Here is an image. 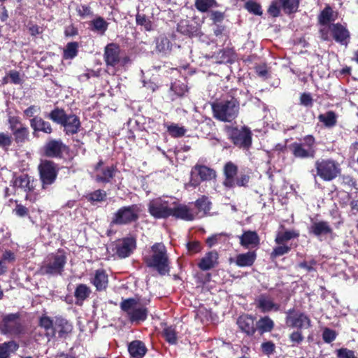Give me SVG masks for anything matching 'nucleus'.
Wrapping results in <instances>:
<instances>
[{
  "label": "nucleus",
  "mask_w": 358,
  "mask_h": 358,
  "mask_svg": "<svg viewBox=\"0 0 358 358\" xmlns=\"http://www.w3.org/2000/svg\"><path fill=\"white\" fill-rule=\"evenodd\" d=\"M92 291L90 287L85 284H78L74 291V296L76 299V304H81L91 294Z\"/></svg>",
  "instance_id": "35"
},
{
  "label": "nucleus",
  "mask_w": 358,
  "mask_h": 358,
  "mask_svg": "<svg viewBox=\"0 0 358 358\" xmlns=\"http://www.w3.org/2000/svg\"><path fill=\"white\" fill-rule=\"evenodd\" d=\"M91 29L103 35L108 29V23L102 17H97L90 22Z\"/></svg>",
  "instance_id": "40"
},
{
  "label": "nucleus",
  "mask_w": 358,
  "mask_h": 358,
  "mask_svg": "<svg viewBox=\"0 0 358 358\" xmlns=\"http://www.w3.org/2000/svg\"><path fill=\"white\" fill-rule=\"evenodd\" d=\"M232 51L230 49H222L217 53V58L220 59L219 63H227L231 60Z\"/></svg>",
  "instance_id": "61"
},
{
  "label": "nucleus",
  "mask_w": 358,
  "mask_h": 358,
  "mask_svg": "<svg viewBox=\"0 0 358 358\" xmlns=\"http://www.w3.org/2000/svg\"><path fill=\"white\" fill-rule=\"evenodd\" d=\"M38 170L41 187L46 189L56 182L59 167L54 161L45 159L39 164Z\"/></svg>",
  "instance_id": "13"
},
{
  "label": "nucleus",
  "mask_w": 358,
  "mask_h": 358,
  "mask_svg": "<svg viewBox=\"0 0 358 358\" xmlns=\"http://www.w3.org/2000/svg\"><path fill=\"white\" fill-rule=\"evenodd\" d=\"M66 262L67 257L64 251L59 250L57 253H52L47 257L40 268V272L43 275H61Z\"/></svg>",
  "instance_id": "7"
},
{
  "label": "nucleus",
  "mask_w": 358,
  "mask_h": 358,
  "mask_svg": "<svg viewBox=\"0 0 358 358\" xmlns=\"http://www.w3.org/2000/svg\"><path fill=\"white\" fill-rule=\"evenodd\" d=\"M310 234L317 238L322 236H327L333 234V229L327 221H319L313 222L308 228Z\"/></svg>",
  "instance_id": "28"
},
{
  "label": "nucleus",
  "mask_w": 358,
  "mask_h": 358,
  "mask_svg": "<svg viewBox=\"0 0 358 358\" xmlns=\"http://www.w3.org/2000/svg\"><path fill=\"white\" fill-rule=\"evenodd\" d=\"M167 131L173 138H180L185 136L187 130L184 127H179L177 124L168 126Z\"/></svg>",
  "instance_id": "52"
},
{
  "label": "nucleus",
  "mask_w": 358,
  "mask_h": 358,
  "mask_svg": "<svg viewBox=\"0 0 358 358\" xmlns=\"http://www.w3.org/2000/svg\"><path fill=\"white\" fill-rule=\"evenodd\" d=\"M256 259V252L250 250L245 253L237 255L235 258V264L238 267H250L254 264Z\"/></svg>",
  "instance_id": "33"
},
{
  "label": "nucleus",
  "mask_w": 358,
  "mask_h": 358,
  "mask_svg": "<svg viewBox=\"0 0 358 358\" xmlns=\"http://www.w3.org/2000/svg\"><path fill=\"white\" fill-rule=\"evenodd\" d=\"M104 162L103 159H100L99 162L94 166V171H100L95 176V180L100 183H110L118 171V169L116 164H112L111 166H107L102 168Z\"/></svg>",
  "instance_id": "20"
},
{
  "label": "nucleus",
  "mask_w": 358,
  "mask_h": 358,
  "mask_svg": "<svg viewBox=\"0 0 358 358\" xmlns=\"http://www.w3.org/2000/svg\"><path fill=\"white\" fill-rule=\"evenodd\" d=\"M38 327L43 329L47 338H55L58 334L59 338H66L73 331V326L71 322L62 316H55L54 319L43 315L39 317Z\"/></svg>",
  "instance_id": "2"
},
{
  "label": "nucleus",
  "mask_w": 358,
  "mask_h": 358,
  "mask_svg": "<svg viewBox=\"0 0 358 358\" xmlns=\"http://www.w3.org/2000/svg\"><path fill=\"white\" fill-rule=\"evenodd\" d=\"M30 127L33 130L34 137H38L39 132L45 134H51L53 132V128L51 123L45 120L42 117L36 115L29 120Z\"/></svg>",
  "instance_id": "26"
},
{
  "label": "nucleus",
  "mask_w": 358,
  "mask_h": 358,
  "mask_svg": "<svg viewBox=\"0 0 358 358\" xmlns=\"http://www.w3.org/2000/svg\"><path fill=\"white\" fill-rule=\"evenodd\" d=\"M136 23L137 25L143 27L147 31L153 30L152 22L145 14L137 13L136 15Z\"/></svg>",
  "instance_id": "48"
},
{
  "label": "nucleus",
  "mask_w": 358,
  "mask_h": 358,
  "mask_svg": "<svg viewBox=\"0 0 358 358\" xmlns=\"http://www.w3.org/2000/svg\"><path fill=\"white\" fill-rule=\"evenodd\" d=\"M13 143V136L8 132H0V148L8 151Z\"/></svg>",
  "instance_id": "50"
},
{
  "label": "nucleus",
  "mask_w": 358,
  "mask_h": 358,
  "mask_svg": "<svg viewBox=\"0 0 358 358\" xmlns=\"http://www.w3.org/2000/svg\"><path fill=\"white\" fill-rule=\"evenodd\" d=\"M19 348L18 343L10 341L0 344V358H10L11 352H15Z\"/></svg>",
  "instance_id": "37"
},
{
  "label": "nucleus",
  "mask_w": 358,
  "mask_h": 358,
  "mask_svg": "<svg viewBox=\"0 0 358 358\" xmlns=\"http://www.w3.org/2000/svg\"><path fill=\"white\" fill-rule=\"evenodd\" d=\"M41 151L46 157L62 159L64 153L69 152L70 148L61 138H49L43 145Z\"/></svg>",
  "instance_id": "16"
},
{
  "label": "nucleus",
  "mask_w": 358,
  "mask_h": 358,
  "mask_svg": "<svg viewBox=\"0 0 358 358\" xmlns=\"http://www.w3.org/2000/svg\"><path fill=\"white\" fill-rule=\"evenodd\" d=\"M317 265V261L314 259H310V261H303L298 264V267L300 268H303L306 270L307 272H313L315 271V266Z\"/></svg>",
  "instance_id": "58"
},
{
  "label": "nucleus",
  "mask_w": 358,
  "mask_h": 358,
  "mask_svg": "<svg viewBox=\"0 0 358 358\" xmlns=\"http://www.w3.org/2000/svg\"><path fill=\"white\" fill-rule=\"evenodd\" d=\"M79 44L78 42H69L66 44L63 52V58L71 59L76 57L78 53Z\"/></svg>",
  "instance_id": "43"
},
{
  "label": "nucleus",
  "mask_w": 358,
  "mask_h": 358,
  "mask_svg": "<svg viewBox=\"0 0 358 358\" xmlns=\"http://www.w3.org/2000/svg\"><path fill=\"white\" fill-rule=\"evenodd\" d=\"M318 120L325 127L332 128L337 124V115L333 110H329L325 113L318 115Z\"/></svg>",
  "instance_id": "38"
},
{
  "label": "nucleus",
  "mask_w": 358,
  "mask_h": 358,
  "mask_svg": "<svg viewBox=\"0 0 358 358\" xmlns=\"http://www.w3.org/2000/svg\"><path fill=\"white\" fill-rule=\"evenodd\" d=\"M213 117L220 122H231L239 114L240 101L235 97L214 101L211 103Z\"/></svg>",
  "instance_id": "5"
},
{
  "label": "nucleus",
  "mask_w": 358,
  "mask_h": 358,
  "mask_svg": "<svg viewBox=\"0 0 358 358\" xmlns=\"http://www.w3.org/2000/svg\"><path fill=\"white\" fill-rule=\"evenodd\" d=\"M274 326V322L268 316L262 317L256 322L257 331L260 335L271 332Z\"/></svg>",
  "instance_id": "36"
},
{
  "label": "nucleus",
  "mask_w": 358,
  "mask_h": 358,
  "mask_svg": "<svg viewBox=\"0 0 358 358\" xmlns=\"http://www.w3.org/2000/svg\"><path fill=\"white\" fill-rule=\"evenodd\" d=\"M45 117L62 127L66 135H74L80 130V117L73 113L67 114L62 108L55 107L50 113L45 114Z\"/></svg>",
  "instance_id": "3"
},
{
  "label": "nucleus",
  "mask_w": 358,
  "mask_h": 358,
  "mask_svg": "<svg viewBox=\"0 0 358 358\" xmlns=\"http://www.w3.org/2000/svg\"><path fill=\"white\" fill-rule=\"evenodd\" d=\"M9 129L13 136V139L18 145H22L29 141L30 132L28 127L23 123L19 117L10 116L8 119Z\"/></svg>",
  "instance_id": "15"
},
{
  "label": "nucleus",
  "mask_w": 358,
  "mask_h": 358,
  "mask_svg": "<svg viewBox=\"0 0 358 358\" xmlns=\"http://www.w3.org/2000/svg\"><path fill=\"white\" fill-rule=\"evenodd\" d=\"M286 314L285 322L289 327L301 330L311 327L310 318L305 313H295V309L291 308L286 312Z\"/></svg>",
  "instance_id": "18"
},
{
  "label": "nucleus",
  "mask_w": 358,
  "mask_h": 358,
  "mask_svg": "<svg viewBox=\"0 0 358 358\" xmlns=\"http://www.w3.org/2000/svg\"><path fill=\"white\" fill-rule=\"evenodd\" d=\"M85 199L92 204L95 202H103L107 199V193L105 190L99 189L88 193L85 196Z\"/></svg>",
  "instance_id": "41"
},
{
  "label": "nucleus",
  "mask_w": 358,
  "mask_h": 358,
  "mask_svg": "<svg viewBox=\"0 0 358 358\" xmlns=\"http://www.w3.org/2000/svg\"><path fill=\"white\" fill-rule=\"evenodd\" d=\"M138 303V299L128 298L123 299L120 305L122 311L127 314L129 322L136 324L146 320L148 315V308L143 306L137 307Z\"/></svg>",
  "instance_id": "10"
},
{
  "label": "nucleus",
  "mask_w": 358,
  "mask_h": 358,
  "mask_svg": "<svg viewBox=\"0 0 358 358\" xmlns=\"http://www.w3.org/2000/svg\"><path fill=\"white\" fill-rule=\"evenodd\" d=\"M229 138L233 144L239 148L249 149L252 145V131L247 126L241 129L237 127H227Z\"/></svg>",
  "instance_id": "14"
},
{
  "label": "nucleus",
  "mask_w": 358,
  "mask_h": 358,
  "mask_svg": "<svg viewBox=\"0 0 358 358\" xmlns=\"http://www.w3.org/2000/svg\"><path fill=\"white\" fill-rule=\"evenodd\" d=\"M331 36L338 43L347 46L350 41L351 35L347 27L340 22L330 24Z\"/></svg>",
  "instance_id": "22"
},
{
  "label": "nucleus",
  "mask_w": 358,
  "mask_h": 358,
  "mask_svg": "<svg viewBox=\"0 0 358 358\" xmlns=\"http://www.w3.org/2000/svg\"><path fill=\"white\" fill-rule=\"evenodd\" d=\"M300 103L306 107H312L313 99L310 93L303 92L300 96Z\"/></svg>",
  "instance_id": "64"
},
{
  "label": "nucleus",
  "mask_w": 358,
  "mask_h": 358,
  "mask_svg": "<svg viewBox=\"0 0 358 358\" xmlns=\"http://www.w3.org/2000/svg\"><path fill=\"white\" fill-rule=\"evenodd\" d=\"M315 168L316 175L325 182L335 180L341 173L340 164L331 158L316 160Z\"/></svg>",
  "instance_id": "11"
},
{
  "label": "nucleus",
  "mask_w": 358,
  "mask_h": 358,
  "mask_svg": "<svg viewBox=\"0 0 358 358\" xmlns=\"http://www.w3.org/2000/svg\"><path fill=\"white\" fill-rule=\"evenodd\" d=\"M291 250V248L287 245H278L275 247L270 254V259L274 261L278 257L287 254Z\"/></svg>",
  "instance_id": "51"
},
{
  "label": "nucleus",
  "mask_w": 358,
  "mask_h": 358,
  "mask_svg": "<svg viewBox=\"0 0 358 358\" xmlns=\"http://www.w3.org/2000/svg\"><path fill=\"white\" fill-rule=\"evenodd\" d=\"M240 245L245 249L255 248L259 245L260 238L255 231H245L239 236Z\"/></svg>",
  "instance_id": "29"
},
{
  "label": "nucleus",
  "mask_w": 358,
  "mask_h": 358,
  "mask_svg": "<svg viewBox=\"0 0 358 358\" xmlns=\"http://www.w3.org/2000/svg\"><path fill=\"white\" fill-rule=\"evenodd\" d=\"M337 358H358L355 351L347 348H341L336 350Z\"/></svg>",
  "instance_id": "57"
},
{
  "label": "nucleus",
  "mask_w": 358,
  "mask_h": 358,
  "mask_svg": "<svg viewBox=\"0 0 358 358\" xmlns=\"http://www.w3.org/2000/svg\"><path fill=\"white\" fill-rule=\"evenodd\" d=\"M172 43L166 36H159L156 41V50L166 54L171 50Z\"/></svg>",
  "instance_id": "44"
},
{
  "label": "nucleus",
  "mask_w": 358,
  "mask_h": 358,
  "mask_svg": "<svg viewBox=\"0 0 358 358\" xmlns=\"http://www.w3.org/2000/svg\"><path fill=\"white\" fill-rule=\"evenodd\" d=\"M289 148L296 159H314L317 152L315 138L311 134L306 135L299 141L291 143Z\"/></svg>",
  "instance_id": "6"
},
{
  "label": "nucleus",
  "mask_w": 358,
  "mask_h": 358,
  "mask_svg": "<svg viewBox=\"0 0 358 358\" xmlns=\"http://www.w3.org/2000/svg\"><path fill=\"white\" fill-rule=\"evenodd\" d=\"M7 78H9L10 83L14 85H20L22 81L20 72L16 70H11L8 72L7 77H4L3 79L4 83H8V81L6 80Z\"/></svg>",
  "instance_id": "54"
},
{
  "label": "nucleus",
  "mask_w": 358,
  "mask_h": 358,
  "mask_svg": "<svg viewBox=\"0 0 358 358\" xmlns=\"http://www.w3.org/2000/svg\"><path fill=\"white\" fill-rule=\"evenodd\" d=\"M338 13L334 11L331 6L326 5L317 16L318 24L321 26H327L331 24L338 18Z\"/></svg>",
  "instance_id": "31"
},
{
  "label": "nucleus",
  "mask_w": 358,
  "mask_h": 358,
  "mask_svg": "<svg viewBox=\"0 0 358 358\" xmlns=\"http://www.w3.org/2000/svg\"><path fill=\"white\" fill-rule=\"evenodd\" d=\"M167 197H157L150 201L148 211L155 219H167L173 217L176 220L192 221L195 216L189 207Z\"/></svg>",
  "instance_id": "1"
},
{
  "label": "nucleus",
  "mask_w": 358,
  "mask_h": 358,
  "mask_svg": "<svg viewBox=\"0 0 358 358\" xmlns=\"http://www.w3.org/2000/svg\"><path fill=\"white\" fill-rule=\"evenodd\" d=\"M299 236V232L295 230L279 231L275 236V242L278 245H282L285 242H287L292 238H296Z\"/></svg>",
  "instance_id": "39"
},
{
  "label": "nucleus",
  "mask_w": 358,
  "mask_h": 358,
  "mask_svg": "<svg viewBox=\"0 0 358 358\" xmlns=\"http://www.w3.org/2000/svg\"><path fill=\"white\" fill-rule=\"evenodd\" d=\"M170 89L178 97H182L188 92L187 85L180 80L172 83Z\"/></svg>",
  "instance_id": "47"
},
{
  "label": "nucleus",
  "mask_w": 358,
  "mask_h": 358,
  "mask_svg": "<svg viewBox=\"0 0 358 358\" xmlns=\"http://www.w3.org/2000/svg\"><path fill=\"white\" fill-rule=\"evenodd\" d=\"M10 184L15 189H20L26 193H31L36 189L37 180L27 173H22L20 176L14 174Z\"/></svg>",
  "instance_id": "21"
},
{
  "label": "nucleus",
  "mask_w": 358,
  "mask_h": 358,
  "mask_svg": "<svg viewBox=\"0 0 358 358\" xmlns=\"http://www.w3.org/2000/svg\"><path fill=\"white\" fill-rule=\"evenodd\" d=\"M299 5L300 0H273L267 13L273 17H278L282 10L285 15H290L299 10Z\"/></svg>",
  "instance_id": "17"
},
{
  "label": "nucleus",
  "mask_w": 358,
  "mask_h": 358,
  "mask_svg": "<svg viewBox=\"0 0 358 358\" xmlns=\"http://www.w3.org/2000/svg\"><path fill=\"white\" fill-rule=\"evenodd\" d=\"M224 18L225 14L224 12L219 10H213L210 12V19L215 25L218 24V23H221Z\"/></svg>",
  "instance_id": "62"
},
{
  "label": "nucleus",
  "mask_w": 358,
  "mask_h": 358,
  "mask_svg": "<svg viewBox=\"0 0 358 358\" xmlns=\"http://www.w3.org/2000/svg\"><path fill=\"white\" fill-rule=\"evenodd\" d=\"M245 7L250 13L259 16L262 15V6L256 1H248L245 3Z\"/></svg>",
  "instance_id": "53"
},
{
  "label": "nucleus",
  "mask_w": 358,
  "mask_h": 358,
  "mask_svg": "<svg viewBox=\"0 0 358 358\" xmlns=\"http://www.w3.org/2000/svg\"><path fill=\"white\" fill-rule=\"evenodd\" d=\"M163 336L166 341L171 345H175L178 341L177 332L173 326L166 327L163 329Z\"/></svg>",
  "instance_id": "46"
},
{
  "label": "nucleus",
  "mask_w": 358,
  "mask_h": 358,
  "mask_svg": "<svg viewBox=\"0 0 358 358\" xmlns=\"http://www.w3.org/2000/svg\"><path fill=\"white\" fill-rule=\"evenodd\" d=\"M289 339L292 342V346H295L301 344L303 342L304 337L301 331L299 329H297V331H294L290 334Z\"/></svg>",
  "instance_id": "60"
},
{
  "label": "nucleus",
  "mask_w": 358,
  "mask_h": 358,
  "mask_svg": "<svg viewBox=\"0 0 358 358\" xmlns=\"http://www.w3.org/2000/svg\"><path fill=\"white\" fill-rule=\"evenodd\" d=\"M76 12L81 18H85L87 17H92L94 15L93 11L90 6L85 4L78 6L76 8Z\"/></svg>",
  "instance_id": "55"
},
{
  "label": "nucleus",
  "mask_w": 358,
  "mask_h": 358,
  "mask_svg": "<svg viewBox=\"0 0 358 358\" xmlns=\"http://www.w3.org/2000/svg\"><path fill=\"white\" fill-rule=\"evenodd\" d=\"M215 36L217 37V41L222 42L224 45L229 38L228 34L226 31V27L224 25L217 24L213 30Z\"/></svg>",
  "instance_id": "49"
},
{
  "label": "nucleus",
  "mask_w": 358,
  "mask_h": 358,
  "mask_svg": "<svg viewBox=\"0 0 358 358\" xmlns=\"http://www.w3.org/2000/svg\"><path fill=\"white\" fill-rule=\"evenodd\" d=\"M194 206L199 212H202L203 215H207L211 208V202L208 198L203 195L194 202Z\"/></svg>",
  "instance_id": "42"
},
{
  "label": "nucleus",
  "mask_w": 358,
  "mask_h": 358,
  "mask_svg": "<svg viewBox=\"0 0 358 358\" xmlns=\"http://www.w3.org/2000/svg\"><path fill=\"white\" fill-rule=\"evenodd\" d=\"M336 331L329 328H325L322 332V339L327 343L333 342L336 338Z\"/></svg>",
  "instance_id": "59"
},
{
  "label": "nucleus",
  "mask_w": 358,
  "mask_h": 358,
  "mask_svg": "<svg viewBox=\"0 0 358 358\" xmlns=\"http://www.w3.org/2000/svg\"><path fill=\"white\" fill-rule=\"evenodd\" d=\"M21 317L20 312L3 315L0 322V332L4 335L14 336L24 334L25 329L21 322Z\"/></svg>",
  "instance_id": "12"
},
{
  "label": "nucleus",
  "mask_w": 358,
  "mask_h": 358,
  "mask_svg": "<svg viewBox=\"0 0 358 358\" xmlns=\"http://www.w3.org/2000/svg\"><path fill=\"white\" fill-rule=\"evenodd\" d=\"M127 348L131 358H143L148 352L145 344L140 340L129 343Z\"/></svg>",
  "instance_id": "30"
},
{
  "label": "nucleus",
  "mask_w": 358,
  "mask_h": 358,
  "mask_svg": "<svg viewBox=\"0 0 358 358\" xmlns=\"http://www.w3.org/2000/svg\"><path fill=\"white\" fill-rule=\"evenodd\" d=\"M257 308L262 313H268L272 310L278 311L280 310V304L274 303L268 296L265 294H261L257 299Z\"/></svg>",
  "instance_id": "32"
},
{
  "label": "nucleus",
  "mask_w": 358,
  "mask_h": 358,
  "mask_svg": "<svg viewBox=\"0 0 358 358\" xmlns=\"http://www.w3.org/2000/svg\"><path fill=\"white\" fill-rule=\"evenodd\" d=\"M236 324L240 331L247 336L252 337L257 331L255 317L250 315H240L237 319Z\"/></svg>",
  "instance_id": "23"
},
{
  "label": "nucleus",
  "mask_w": 358,
  "mask_h": 358,
  "mask_svg": "<svg viewBox=\"0 0 358 358\" xmlns=\"http://www.w3.org/2000/svg\"><path fill=\"white\" fill-rule=\"evenodd\" d=\"M152 254L143 257V262L148 268H154L161 275L170 272V262L165 245L156 243L151 247Z\"/></svg>",
  "instance_id": "4"
},
{
  "label": "nucleus",
  "mask_w": 358,
  "mask_h": 358,
  "mask_svg": "<svg viewBox=\"0 0 358 358\" xmlns=\"http://www.w3.org/2000/svg\"><path fill=\"white\" fill-rule=\"evenodd\" d=\"M238 171V166L233 162L229 161L225 163L223 167V174L224 179L223 180V185L229 189L238 187H248L250 177L248 174L241 173L236 178Z\"/></svg>",
  "instance_id": "9"
},
{
  "label": "nucleus",
  "mask_w": 358,
  "mask_h": 358,
  "mask_svg": "<svg viewBox=\"0 0 358 358\" xmlns=\"http://www.w3.org/2000/svg\"><path fill=\"white\" fill-rule=\"evenodd\" d=\"M104 61L106 66L115 67L120 62V48L114 43L108 44L104 49Z\"/></svg>",
  "instance_id": "24"
},
{
  "label": "nucleus",
  "mask_w": 358,
  "mask_h": 358,
  "mask_svg": "<svg viewBox=\"0 0 358 358\" xmlns=\"http://www.w3.org/2000/svg\"><path fill=\"white\" fill-rule=\"evenodd\" d=\"M136 246L135 238L125 237L115 241L112 244V250L118 257L122 259L130 256Z\"/></svg>",
  "instance_id": "19"
},
{
  "label": "nucleus",
  "mask_w": 358,
  "mask_h": 358,
  "mask_svg": "<svg viewBox=\"0 0 358 358\" xmlns=\"http://www.w3.org/2000/svg\"><path fill=\"white\" fill-rule=\"evenodd\" d=\"M186 247H187L188 252L190 255L199 253L203 249L201 243L199 241H189L187 243Z\"/></svg>",
  "instance_id": "56"
},
{
  "label": "nucleus",
  "mask_w": 358,
  "mask_h": 358,
  "mask_svg": "<svg viewBox=\"0 0 358 358\" xmlns=\"http://www.w3.org/2000/svg\"><path fill=\"white\" fill-rule=\"evenodd\" d=\"M219 255L216 250H211L206 253L198 263V267L201 271H209L218 265Z\"/></svg>",
  "instance_id": "27"
},
{
  "label": "nucleus",
  "mask_w": 358,
  "mask_h": 358,
  "mask_svg": "<svg viewBox=\"0 0 358 358\" xmlns=\"http://www.w3.org/2000/svg\"><path fill=\"white\" fill-rule=\"evenodd\" d=\"M194 6L198 11L206 13L211 8L217 7L218 3L216 0H195Z\"/></svg>",
  "instance_id": "45"
},
{
  "label": "nucleus",
  "mask_w": 358,
  "mask_h": 358,
  "mask_svg": "<svg viewBox=\"0 0 358 358\" xmlns=\"http://www.w3.org/2000/svg\"><path fill=\"white\" fill-rule=\"evenodd\" d=\"M341 184L348 186V187H353L357 189V184L356 180L350 175H343L341 177Z\"/></svg>",
  "instance_id": "63"
},
{
  "label": "nucleus",
  "mask_w": 358,
  "mask_h": 358,
  "mask_svg": "<svg viewBox=\"0 0 358 358\" xmlns=\"http://www.w3.org/2000/svg\"><path fill=\"white\" fill-rule=\"evenodd\" d=\"M192 170L196 172L201 181H210L216 177L215 171L205 165L196 164Z\"/></svg>",
  "instance_id": "34"
},
{
  "label": "nucleus",
  "mask_w": 358,
  "mask_h": 358,
  "mask_svg": "<svg viewBox=\"0 0 358 358\" xmlns=\"http://www.w3.org/2000/svg\"><path fill=\"white\" fill-rule=\"evenodd\" d=\"M141 212V208L139 204L123 206L113 214L110 224L123 226L137 222L140 218Z\"/></svg>",
  "instance_id": "8"
},
{
  "label": "nucleus",
  "mask_w": 358,
  "mask_h": 358,
  "mask_svg": "<svg viewBox=\"0 0 358 358\" xmlns=\"http://www.w3.org/2000/svg\"><path fill=\"white\" fill-rule=\"evenodd\" d=\"M90 282L95 287L96 292H104L108 287V275L103 268L97 269L91 275Z\"/></svg>",
  "instance_id": "25"
}]
</instances>
